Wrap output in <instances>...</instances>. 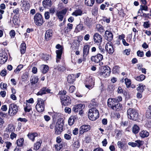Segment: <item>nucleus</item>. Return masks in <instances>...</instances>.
Returning a JSON list of instances; mask_svg holds the SVG:
<instances>
[{"label": "nucleus", "instance_id": "6", "mask_svg": "<svg viewBox=\"0 0 151 151\" xmlns=\"http://www.w3.org/2000/svg\"><path fill=\"white\" fill-rule=\"evenodd\" d=\"M56 49H59L56 51V62L58 63L60 62V60L61 59V55L63 53V47L61 45L59 44H57L55 47Z\"/></svg>", "mask_w": 151, "mask_h": 151}, {"label": "nucleus", "instance_id": "49", "mask_svg": "<svg viewBox=\"0 0 151 151\" xmlns=\"http://www.w3.org/2000/svg\"><path fill=\"white\" fill-rule=\"evenodd\" d=\"M23 68V65H19L14 70V72L16 73H18Z\"/></svg>", "mask_w": 151, "mask_h": 151}, {"label": "nucleus", "instance_id": "62", "mask_svg": "<svg viewBox=\"0 0 151 151\" xmlns=\"http://www.w3.org/2000/svg\"><path fill=\"white\" fill-rule=\"evenodd\" d=\"M6 144V147L7 148V149H9L10 147L12 146V144L10 142H5Z\"/></svg>", "mask_w": 151, "mask_h": 151}, {"label": "nucleus", "instance_id": "64", "mask_svg": "<svg viewBox=\"0 0 151 151\" xmlns=\"http://www.w3.org/2000/svg\"><path fill=\"white\" fill-rule=\"evenodd\" d=\"M9 137V133L6 132L4 133L3 135V138L4 139H6L8 138Z\"/></svg>", "mask_w": 151, "mask_h": 151}, {"label": "nucleus", "instance_id": "20", "mask_svg": "<svg viewBox=\"0 0 151 151\" xmlns=\"http://www.w3.org/2000/svg\"><path fill=\"white\" fill-rule=\"evenodd\" d=\"M15 131V128L12 124H9L6 128L5 132L7 133H12Z\"/></svg>", "mask_w": 151, "mask_h": 151}, {"label": "nucleus", "instance_id": "33", "mask_svg": "<svg viewBox=\"0 0 151 151\" xmlns=\"http://www.w3.org/2000/svg\"><path fill=\"white\" fill-rule=\"evenodd\" d=\"M24 139L23 138H21L17 141L16 143L17 146L19 147H22L23 146L24 143Z\"/></svg>", "mask_w": 151, "mask_h": 151}, {"label": "nucleus", "instance_id": "48", "mask_svg": "<svg viewBox=\"0 0 151 151\" xmlns=\"http://www.w3.org/2000/svg\"><path fill=\"white\" fill-rule=\"evenodd\" d=\"M61 32L63 33V32H64L65 34L68 33L69 32L71 31L67 26V27H65L63 29L62 28H61Z\"/></svg>", "mask_w": 151, "mask_h": 151}, {"label": "nucleus", "instance_id": "50", "mask_svg": "<svg viewBox=\"0 0 151 151\" xmlns=\"http://www.w3.org/2000/svg\"><path fill=\"white\" fill-rule=\"evenodd\" d=\"M23 6L26 9H29L30 7V4L28 1H25L24 3L23 4Z\"/></svg>", "mask_w": 151, "mask_h": 151}, {"label": "nucleus", "instance_id": "59", "mask_svg": "<svg viewBox=\"0 0 151 151\" xmlns=\"http://www.w3.org/2000/svg\"><path fill=\"white\" fill-rule=\"evenodd\" d=\"M137 55L140 57H143L144 56V54L143 51H141L140 50H138L137 52Z\"/></svg>", "mask_w": 151, "mask_h": 151}, {"label": "nucleus", "instance_id": "19", "mask_svg": "<svg viewBox=\"0 0 151 151\" xmlns=\"http://www.w3.org/2000/svg\"><path fill=\"white\" fill-rule=\"evenodd\" d=\"M8 57L7 55L5 53L0 54V63L3 64L7 60Z\"/></svg>", "mask_w": 151, "mask_h": 151}, {"label": "nucleus", "instance_id": "34", "mask_svg": "<svg viewBox=\"0 0 151 151\" xmlns=\"http://www.w3.org/2000/svg\"><path fill=\"white\" fill-rule=\"evenodd\" d=\"M95 2L94 0H85V3L88 6H92Z\"/></svg>", "mask_w": 151, "mask_h": 151}, {"label": "nucleus", "instance_id": "18", "mask_svg": "<svg viewBox=\"0 0 151 151\" xmlns=\"http://www.w3.org/2000/svg\"><path fill=\"white\" fill-rule=\"evenodd\" d=\"M89 45H84L83 49V56L84 58H85L89 53Z\"/></svg>", "mask_w": 151, "mask_h": 151}, {"label": "nucleus", "instance_id": "38", "mask_svg": "<svg viewBox=\"0 0 151 151\" xmlns=\"http://www.w3.org/2000/svg\"><path fill=\"white\" fill-rule=\"evenodd\" d=\"M143 10L145 11H147L148 10V7L146 5H141L140 6V9L138 12V13H140V11H141L142 13H143L142 12Z\"/></svg>", "mask_w": 151, "mask_h": 151}, {"label": "nucleus", "instance_id": "4", "mask_svg": "<svg viewBox=\"0 0 151 151\" xmlns=\"http://www.w3.org/2000/svg\"><path fill=\"white\" fill-rule=\"evenodd\" d=\"M34 19L35 24L37 26H41L44 22L42 15L39 13H37L35 15Z\"/></svg>", "mask_w": 151, "mask_h": 151}, {"label": "nucleus", "instance_id": "24", "mask_svg": "<svg viewBox=\"0 0 151 151\" xmlns=\"http://www.w3.org/2000/svg\"><path fill=\"white\" fill-rule=\"evenodd\" d=\"M149 133L146 130H143L139 133L140 137L142 138L148 137L149 135Z\"/></svg>", "mask_w": 151, "mask_h": 151}, {"label": "nucleus", "instance_id": "42", "mask_svg": "<svg viewBox=\"0 0 151 151\" xmlns=\"http://www.w3.org/2000/svg\"><path fill=\"white\" fill-rule=\"evenodd\" d=\"M73 146L75 148H79L80 146V143L79 140L78 139L76 140L73 144Z\"/></svg>", "mask_w": 151, "mask_h": 151}, {"label": "nucleus", "instance_id": "58", "mask_svg": "<svg viewBox=\"0 0 151 151\" xmlns=\"http://www.w3.org/2000/svg\"><path fill=\"white\" fill-rule=\"evenodd\" d=\"M17 136V134L15 133L14 132L11 133L10 135V138L13 140L14 138H16Z\"/></svg>", "mask_w": 151, "mask_h": 151}, {"label": "nucleus", "instance_id": "3", "mask_svg": "<svg viewBox=\"0 0 151 151\" xmlns=\"http://www.w3.org/2000/svg\"><path fill=\"white\" fill-rule=\"evenodd\" d=\"M128 117L129 119L136 121L138 117V114L135 109L130 108L127 111Z\"/></svg>", "mask_w": 151, "mask_h": 151}, {"label": "nucleus", "instance_id": "63", "mask_svg": "<svg viewBox=\"0 0 151 151\" xmlns=\"http://www.w3.org/2000/svg\"><path fill=\"white\" fill-rule=\"evenodd\" d=\"M44 17L45 19H48L50 17L49 13L48 12H46L44 14Z\"/></svg>", "mask_w": 151, "mask_h": 151}, {"label": "nucleus", "instance_id": "8", "mask_svg": "<svg viewBox=\"0 0 151 151\" xmlns=\"http://www.w3.org/2000/svg\"><path fill=\"white\" fill-rule=\"evenodd\" d=\"M61 103L63 105L67 106L70 104L71 103V99L68 96H61L60 97Z\"/></svg>", "mask_w": 151, "mask_h": 151}, {"label": "nucleus", "instance_id": "13", "mask_svg": "<svg viewBox=\"0 0 151 151\" xmlns=\"http://www.w3.org/2000/svg\"><path fill=\"white\" fill-rule=\"evenodd\" d=\"M105 49L108 53L110 55H112L114 50L113 44L111 42H108L106 44Z\"/></svg>", "mask_w": 151, "mask_h": 151}, {"label": "nucleus", "instance_id": "61", "mask_svg": "<svg viewBox=\"0 0 151 151\" xmlns=\"http://www.w3.org/2000/svg\"><path fill=\"white\" fill-rule=\"evenodd\" d=\"M144 27L145 28H147L150 27V24L147 22H145L143 24Z\"/></svg>", "mask_w": 151, "mask_h": 151}, {"label": "nucleus", "instance_id": "26", "mask_svg": "<svg viewBox=\"0 0 151 151\" xmlns=\"http://www.w3.org/2000/svg\"><path fill=\"white\" fill-rule=\"evenodd\" d=\"M26 45L24 43H22L20 46V50L21 54H24L26 51Z\"/></svg>", "mask_w": 151, "mask_h": 151}, {"label": "nucleus", "instance_id": "51", "mask_svg": "<svg viewBox=\"0 0 151 151\" xmlns=\"http://www.w3.org/2000/svg\"><path fill=\"white\" fill-rule=\"evenodd\" d=\"M125 83L127 87H129L131 84V81L127 78L124 79Z\"/></svg>", "mask_w": 151, "mask_h": 151}, {"label": "nucleus", "instance_id": "41", "mask_svg": "<svg viewBox=\"0 0 151 151\" xmlns=\"http://www.w3.org/2000/svg\"><path fill=\"white\" fill-rule=\"evenodd\" d=\"M38 81V78L37 76H33L31 79V82L32 84H35L37 83Z\"/></svg>", "mask_w": 151, "mask_h": 151}, {"label": "nucleus", "instance_id": "25", "mask_svg": "<svg viewBox=\"0 0 151 151\" xmlns=\"http://www.w3.org/2000/svg\"><path fill=\"white\" fill-rule=\"evenodd\" d=\"M75 80V75L72 74L68 76L67 77V81L69 83H73Z\"/></svg>", "mask_w": 151, "mask_h": 151}, {"label": "nucleus", "instance_id": "54", "mask_svg": "<svg viewBox=\"0 0 151 151\" xmlns=\"http://www.w3.org/2000/svg\"><path fill=\"white\" fill-rule=\"evenodd\" d=\"M62 131V130L55 127V133L57 135H58L61 133Z\"/></svg>", "mask_w": 151, "mask_h": 151}, {"label": "nucleus", "instance_id": "2", "mask_svg": "<svg viewBox=\"0 0 151 151\" xmlns=\"http://www.w3.org/2000/svg\"><path fill=\"white\" fill-rule=\"evenodd\" d=\"M88 115L90 120L95 121L99 117V111L95 108H92L89 109Z\"/></svg>", "mask_w": 151, "mask_h": 151}, {"label": "nucleus", "instance_id": "7", "mask_svg": "<svg viewBox=\"0 0 151 151\" xmlns=\"http://www.w3.org/2000/svg\"><path fill=\"white\" fill-rule=\"evenodd\" d=\"M45 107L44 101L41 99H38L37 103L36 106V109L37 111L40 112L44 111Z\"/></svg>", "mask_w": 151, "mask_h": 151}, {"label": "nucleus", "instance_id": "23", "mask_svg": "<svg viewBox=\"0 0 151 151\" xmlns=\"http://www.w3.org/2000/svg\"><path fill=\"white\" fill-rule=\"evenodd\" d=\"M96 31L99 32L101 34L104 33L105 31L104 27L100 24L96 25Z\"/></svg>", "mask_w": 151, "mask_h": 151}, {"label": "nucleus", "instance_id": "22", "mask_svg": "<svg viewBox=\"0 0 151 151\" xmlns=\"http://www.w3.org/2000/svg\"><path fill=\"white\" fill-rule=\"evenodd\" d=\"M43 5L45 8H49L52 4L51 0H44L42 2Z\"/></svg>", "mask_w": 151, "mask_h": 151}, {"label": "nucleus", "instance_id": "30", "mask_svg": "<svg viewBox=\"0 0 151 151\" xmlns=\"http://www.w3.org/2000/svg\"><path fill=\"white\" fill-rule=\"evenodd\" d=\"M41 70L42 73L45 74L48 71L49 67L47 65H42L41 67Z\"/></svg>", "mask_w": 151, "mask_h": 151}, {"label": "nucleus", "instance_id": "47", "mask_svg": "<svg viewBox=\"0 0 151 151\" xmlns=\"http://www.w3.org/2000/svg\"><path fill=\"white\" fill-rule=\"evenodd\" d=\"M68 134H64V137L65 139L67 140H70L71 138V136L72 135V134L70 132H68Z\"/></svg>", "mask_w": 151, "mask_h": 151}, {"label": "nucleus", "instance_id": "11", "mask_svg": "<svg viewBox=\"0 0 151 151\" xmlns=\"http://www.w3.org/2000/svg\"><path fill=\"white\" fill-rule=\"evenodd\" d=\"M103 59V55H102L98 53L96 55L92 56L91 57V61L93 63H97L100 62Z\"/></svg>", "mask_w": 151, "mask_h": 151}, {"label": "nucleus", "instance_id": "57", "mask_svg": "<svg viewBox=\"0 0 151 151\" xmlns=\"http://www.w3.org/2000/svg\"><path fill=\"white\" fill-rule=\"evenodd\" d=\"M137 90L138 91L142 92L144 90V88L143 85H139L137 88Z\"/></svg>", "mask_w": 151, "mask_h": 151}, {"label": "nucleus", "instance_id": "53", "mask_svg": "<svg viewBox=\"0 0 151 151\" xmlns=\"http://www.w3.org/2000/svg\"><path fill=\"white\" fill-rule=\"evenodd\" d=\"M91 104L92 105V106H93V107H95L96 106H97L98 103L96 101L95 99H93L91 101Z\"/></svg>", "mask_w": 151, "mask_h": 151}, {"label": "nucleus", "instance_id": "27", "mask_svg": "<svg viewBox=\"0 0 151 151\" xmlns=\"http://www.w3.org/2000/svg\"><path fill=\"white\" fill-rule=\"evenodd\" d=\"M37 134L36 133H29L27 135L29 138L32 141H34L35 138L37 137Z\"/></svg>", "mask_w": 151, "mask_h": 151}, {"label": "nucleus", "instance_id": "21", "mask_svg": "<svg viewBox=\"0 0 151 151\" xmlns=\"http://www.w3.org/2000/svg\"><path fill=\"white\" fill-rule=\"evenodd\" d=\"M52 36V30L48 29L45 32V39L46 41H48L51 39Z\"/></svg>", "mask_w": 151, "mask_h": 151}, {"label": "nucleus", "instance_id": "52", "mask_svg": "<svg viewBox=\"0 0 151 151\" xmlns=\"http://www.w3.org/2000/svg\"><path fill=\"white\" fill-rule=\"evenodd\" d=\"M42 58L44 60H48L50 58V56L49 55L42 54Z\"/></svg>", "mask_w": 151, "mask_h": 151}, {"label": "nucleus", "instance_id": "43", "mask_svg": "<svg viewBox=\"0 0 151 151\" xmlns=\"http://www.w3.org/2000/svg\"><path fill=\"white\" fill-rule=\"evenodd\" d=\"M63 124L60 122H57L55 127L63 130Z\"/></svg>", "mask_w": 151, "mask_h": 151}, {"label": "nucleus", "instance_id": "55", "mask_svg": "<svg viewBox=\"0 0 151 151\" xmlns=\"http://www.w3.org/2000/svg\"><path fill=\"white\" fill-rule=\"evenodd\" d=\"M9 35L12 38L14 37L15 35V31L14 30H11L9 32Z\"/></svg>", "mask_w": 151, "mask_h": 151}, {"label": "nucleus", "instance_id": "9", "mask_svg": "<svg viewBox=\"0 0 151 151\" xmlns=\"http://www.w3.org/2000/svg\"><path fill=\"white\" fill-rule=\"evenodd\" d=\"M17 106L14 104H12L9 106L8 113L11 115H15L18 111Z\"/></svg>", "mask_w": 151, "mask_h": 151}, {"label": "nucleus", "instance_id": "28", "mask_svg": "<svg viewBox=\"0 0 151 151\" xmlns=\"http://www.w3.org/2000/svg\"><path fill=\"white\" fill-rule=\"evenodd\" d=\"M146 116L147 118L151 119V105L149 106L147 110Z\"/></svg>", "mask_w": 151, "mask_h": 151}, {"label": "nucleus", "instance_id": "15", "mask_svg": "<svg viewBox=\"0 0 151 151\" xmlns=\"http://www.w3.org/2000/svg\"><path fill=\"white\" fill-rule=\"evenodd\" d=\"M50 90L48 88L43 87L40 89V91L37 93V95L38 96H42L44 94L50 93Z\"/></svg>", "mask_w": 151, "mask_h": 151}, {"label": "nucleus", "instance_id": "39", "mask_svg": "<svg viewBox=\"0 0 151 151\" xmlns=\"http://www.w3.org/2000/svg\"><path fill=\"white\" fill-rule=\"evenodd\" d=\"M145 78V76L143 75H141L139 76H137L135 78V79L139 81H141L144 80Z\"/></svg>", "mask_w": 151, "mask_h": 151}, {"label": "nucleus", "instance_id": "40", "mask_svg": "<svg viewBox=\"0 0 151 151\" xmlns=\"http://www.w3.org/2000/svg\"><path fill=\"white\" fill-rule=\"evenodd\" d=\"M75 118L74 116H71L69 118L68 120V123L69 125H72L74 122Z\"/></svg>", "mask_w": 151, "mask_h": 151}, {"label": "nucleus", "instance_id": "45", "mask_svg": "<svg viewBox=\"0 0 151 151\" xmlns=\"http://www.w3.org/2000/svg\"><path fill=\"white\" fill-rule=\"evenodd\" d=\"M83 25L82 24H79L77 25L76 27L75 31L76 32H79L82 30L83 28Z\"/></svg>", "mask_w": 151, "mask_h": 151}, {"label": "nucleus", "instance_id": "46", "mask_svg": "<svg viewBox=\"0 0 151 151\" xmlns=\"http://www.w3.org/2000/svg\"><path fill=\"white\" fill-rule=\"evenodd\" d=\"M119 70V67L118 66H115L112 69L113 73H118Z\"/></svg>", "mask_w": 151, "mask_h": 151}, {"label": "nucleus", "instance_id": "1", "mask_svg": "<svg viewBox=\"0 0 151 151\" xmlns=\"http://www.w3.org/2000/svg\"><path fill=\"white\" fill-rule=\"evenodd\" d=\"M108 106L114 110L119 111L120 110L121 106L120 104L116 102L115 98H109L107 101Z\"/></svg>", "mask_w": 151, "mask_h": 151}, {"label": "nucleus", "instance_id": "12", "mask_svg": "<svg viewBox=\"0 0 151 151\" xmlns=\"http://www.w3.org/2000/svg\"><path fill=\"white\" fill-rule=\"evenodd\" d=\"M104 70L100 73L101 76L106 78L109 76L111 72V70L108 67H105L104 68Z\"/></svg>", "mask_w": 151, "mask_h": 151}, {"label": "nucleus", "instance_id": "31", "mask_svg": "<svg viewBox=\"0 0 151 151\" xmlns=\"http://www.w3.org/2000/svg\"><path fill=\"white\" fill-rule=\"evenodd\" d=\"M139 127L137 125L135 124L132 128V132L135 134H137L139 132Z\"/></svg>", "mask_w": 151, "mask_h": 151}, {"label": "nucleus", "instance_id": "35", "mask_svg": "<svg viewBox=\"0 0 151 151\" xmlns=\"http://www.w3.org/2000/svg\"><path fill=\"white\" fill-rule=\"evenodd\" d=\"M24 111L26 112H29L32 109L31 104L26 103V105L24 107Z\"/></svg>", "mask_w": 151, "mask_h": 151}, {"label": "nucleus", "instance_id": "10", "mask_svg": "<svg viewBox=\"0 0 151 151\" xmlns=\"http://www.w3.org/2000/svg\"><path fill=\"white\" fill-rule=\"evenodd\" d=\"M91 126L88 125L84 124L81 126L79 129V135L83 134L84 132L89 131L91 129Z\"/></svg>", "mask_w": 151, "mask_h": 151}, {"label": "nucleus", "instance_id": "5", "mask_svg": "<svg viewBox=\"0 0 151 151\" xmlns=\"http://www.w3.org/2000/svg\"><path fill=\"white\" fill-rule=\"evenodd\" d=\"M94 78L91 76L87 77L86 80L85 86L89 89H91L94 85Z\"/></svg>", "mask_w": 151, "mask_h": 151}, {"label": "nucleus", "instance_id": "29", "mask_svg": "<svg viewBox=\"0 0 151 151\" xmlns=\"http://www.w3.org/2000/svg\"><path fill=\"white\" fill-rule=\"evenodd\" d=\"M84 23L88 26L89 27H90L93 22L92 20L91 19H89L87 17L85 19Z\"/></svg>", "mask_w": 151, "mask_h": 151}, {"label": "nucleus", "instance_id": "56", "mask_svg": "<svg viewBox=\"0 0 151 151\" xmlns=\"http://www.w3.org/2000/svg\"><path fill=\"white\" fill-rule=\"evenodd\" d=\"M7 86L6 84L1 83L0 84V87L1 88L5 90Z\"/></svg>", "mask_w": 151, "mask_h": 151}, {"label": "nucleus", "instance_id": "14", "mask_svg": "<svg viewBox=\"0 0 151 151\" xmlns=\"http://www.w3.org/2000/svg\"><path fill=\"white\" fill-rule=\"evenodd\" d=\"M67 12L66 9H65L62 10L61 11H60L57 12V15L60 21H62L64 16L65 15Z\"/></svg>", "mask_w": 151, "mask_h": 151}, {"label": "nucleus", "instance_id": "16", "mask_svg": "<svg viewBox=\"0 0 151 151\" xmlns=\"http://www.w3.org/2000/svg\"><path fill=\"white\" fill-rule=\"evenodd\" d=\"M102 38L99 33H95L93 35L94 41L96 43H101L102 41Z\"/></svg>", "mask_w": 151, "mask_h": 151}, {"label": "nucleus", "instance_id": "37", "mask_svg": "<svg viewBox=\"0 0 151 151\" xmlns=\"http://www.w3.org/2000/svg\"><path fill=\"white\" fill-rule=\"evenodd\" d=\"M42 143L41 141L36 142L34 145V150H37L40 148L41 143Z\"/></svg>", "mask_w": 151, "mask_h": 151}, {"label": "nucleus", "instance_id": "32", "mask_svg": "<svg viewBox=\"0 0 151 151\" xmlns=\"http://www.w3.org/2000/svg\"><path fill=\"white\" fill-rule=\"evenodd\" d=\"M77 106H78V111H79V114H82L83 112L82 111L85 107V105L83 104H77Z\"/></svg>", "mask_w": 151, "mask_h": 151}, {"label": "nucleus", "instance_id": "17", "mask_svg": "<svg viewBox=\"0 0 151 151\" xmlns=\"http://www.w3.org/2000/svg\"><path fill=\"white\" fill-rule=\"evenodd\" d=\"M105 38L108 41H111L113 38V35L112 33L108 30L105 32Z\"/></svg>", "mask_w": 151, "mask_h": 151}, {"label": "nucleus", "instance_id": "36", "mask_svg": "<svg viewBox=\"0 0 151 151\" xmlns=\"http://www.w3.org/2000/svg\"><path fill=\"white\" fill-rule=\"evenodd\" d=\"M82 11L80 9H78L76 10L72 13V15L76 16H80L82 14Z\"/></svg>", "mask_w": 151, "mask_h": 151}, {"label": "nucleus", "instance_id": "60", "mask_svg": "<svg viewBox=\"0 0 151 151\" xmlns=\"http://www.w3.org/2000/svg\"><path fill=\"white\" fill-rule=\"evenodd\" d=\"M117 145L118 147L120 148H122L124 146L123 142L121 141H118L117 143Z\"/></svg>", "mask_w": 151, "mask_h": 151}, {"label": "nucleus", "instance_id": "44", "mask_svg": "<svg viewBox=\"0 0 151 151\" xmlns=\"http://www.w3.org/2000/svg\"><path fill=\"white\" fill-rule=\"evenodd\" d=\"M136 144L137 145V147H140L144 143V142L143 141H141L138 140L135 141Z\"/></svg>", "mask_w": 151, "mask_h": 151}]
</instances>
